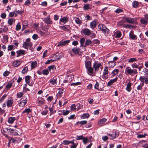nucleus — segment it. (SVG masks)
<instances>
[{"mask_svg": "<svg viewBox=\"0 0 148 148\" xmlns=\"http://www.w3.org/2000/svg\"><path fill=\"white\" fill-rule=\"evenodd\" d=\"M125 72L126 74H128L131 75L136 74L138 73L137 70L136 69H132L131 68L128 66L125 69Z\"/></svg>", "mask_w": 148, "mask_h": 148, "instance_id": "f257e3e1", "label": "nucleus"}, {"mask_svg": "<svg viewBox=\"0 0 148 148\" xmlns=\"http://www.w3.org/2000/svg\"><path fill=\"white\" fill-rule=\"evenodd\" d=\"M70 41V40H62L58 43L57 46H64L68 44Z\"/></svg>", "mask_w": 148, "mask_h": 148, "instance_id": "f03ea898", "label": "nucleus"}, {"mask_svg": "<svg viewBox=\"0 0 148 148\" xmlns=\"http://www.w3.org/2000/svg\"><path fill=\"white\" fill-rule=\"evenodd\" d=\"M32 44L31 42H25L23 44V47L26 49L31 48Z\"/></svg>", "mask_w": 148, "mask_h": 148, "instance_id": "7ed1b4c3", "label": "nucleus"}, {"mask_svg": "<svg viewBox=\"0 0 148 148\" xmlns=\"http://www.w3.org/2000/svg\"><path fill=\"white\" fill-rule=\"evenodd\" d=\"M124 22H127L128 23H132L134 22V19L133 18L128 17H124L123 19Z\"/></svg>", "mask_w": 148, "mask_h": 148, "instance_id": "20e7f679", "label": "nucleus"}, {"mask_svg": "<svg viewBox=\"0 0 148 148\" xmlns=\"http://www.w3.org/2000/svg\"><path fill=\"white\" fill-rule=\"evenodd\" d=\"M91 32V31L89 29L86 28L83 29L81 31L82 33L87 36H89L90 35Z\"/></svg>", "mask_w": 148, "mask_h": 148, "instance_id": "39448f33", "label": "nucleus"}, {"mask_svg": "<svg viewBox=\"0 0 148 148\" xmlns=\"http://www.w3.org/2000/svg\"><path fill=\"white\" fill-rule=\"evenodd\" d=\"M139 80L143 83L142 84H143L144 83L146 84L148 83V79L145 77L140 76Z\"/></svg>", "mask_w": 148, "mask_h": 148, "instance_id": "423d86ee", "label": "nucleus"}, {"mask_svg": "<svg viewBox=\"0 0 148 148\" xmlns=\"http://www.w3.org/2000/svg\"><path fill=\"white\" fill-rule=\"evenodd\" d=\"M69 21V18L65 16L61 18L60 19V23L61 24V22L64 23V24L68 22Z\"/></svg>", "mask_w": 148, "mask_h": 148, "instance_id": "0eeeda50", "label": "nucleus"}, {"mask_svg": "<svg viewBox=\"0 0 148 148\" xmlns=\"http://www.w3.org/2000/svg\"><path fill=\"white\" fill-rule=\"evenodd\" d=\"M43 21L47 24H50L52 23V21L50 19L49 16H48L47 17L45 18Z\"/></svg>", "mask_w": 148, "mask_h": 148, "instance_id": "6e6552de", "label": "nucleus"}, {"mask_svg": "<svg viewBox=\"0 0 148 148\" xmlns=\"http://www.w3.org/2000/svg\"><path fill=\"white\" fill-rule=\"evenodd\" d=\"M118 78L116 77L115 78L111 79L108 83L107 84V86H109L111 85L113 83L116 82Z\"/></svg>", "mask_w": 148, "mask_h": 148, "instance_id": "1a4fd4ad", "label": "nucleus"}, {"mask_svg": "<svg viewBox=\"0 0 148 148\" xmlns=\"http://www.w3.org/2000/svg\"><path fill=\"white\" fill-rule=\"evenodd\" d=\"M21 63V62L19 60H15L13 63V66L14 67L18 66Z\"/></svg>", "mask_w": 148, "mask_h": 148, "instance_id": "9d476101", "label": "nucleus"}, {"mask_svg": "<svg viewBox=\"0 0 148 148\" xmlns=\"http://www.w3.org/2000/svg\"><path fill=\"white\" fill-rule=\"evenodd\" d=\"M101 65V64L100 63H95L93 65V68L95 71H96L98 70Z\"/></svg>", "mask_w": 148, "mask_h": 148, "instance_id": "9b49d317", "label": "nucleus"}, {"mask_svg": "<svg viewBox=\"0 0 148 148\" xmlns=\"http://www.w3.org/2000/svg\"><path fill=\"white\" fill-rule=\"evenodd\" d=\"M129 36L130 38L132 40H134L136 39V36L134 34V32L133 31L130 32L129 34Z\"/></svg>", "mask_w": 148, "mask_h": 148, "instance_id": "f8f14e48", "label": "nucleus"}, {"mask_svg": "<svg viewBox=\"0 0 148 148\" xmlns=\"http://www.w3.org/2000/svg\"><path fill=\"white\" fill-rule=\"evenodd\" d=\"M98 28L103 33L106 29V27L103 24H101L98 26Z\"/></svg>", "mask_w": 148, "mask_h": 148, "instance_id": "ddd939ff", "label": "nucleus"}, {"mask_svg": "<svg viewBox=\"0 0 148 148\" xmlns=\"http://www.w3.org/2000/svg\"><path fill=\"white\" fill-rule=\"evenodd\" d=\"M108 135L111 137V138L112 139L118 136V135L117 134L116 132H114L111 134H108Z\"/></svg>", "mask_w": 148, "mask_h": 148, "instance_id": "4468645a", "label": "nucleus"}, {"mask_svg": "<svg viewBox=\"0 0 148 148\" xmlns=\"http://www.w3.org/2000/svg\"><path fill=\"white\" fill-rule=\"evenodd\" d=\"M119 72V70L117 69H115L113 70L111 74L112 75L111 77H114L117 75Z\"/></svg>", "mask_w": 148, "mask_h": 148, "instance_id": "2eb2a0df", "label": "nucleus"}, {"mask_svg": "<svg viewBox=\"0 0 148 148\" xmlns=\"http://www.w3.org/2000/svg\"><path fill=\"white\" fill-rule=\"evenodd\" d=\"M85 66L86 69L91 67V62L89 61L86 60L85 61Z\"/></svg>", "mask_w": 148, "mask_h": 148, "instance_id": "dca6fc26", "label": "nucleus"}, {"mask_svg": "<svg viewBox=\"0 0 148 148\" xmlns=\"http://www.w3.org/2000/svg\"><path fill=\"white\" fill-rule=\"evenodd\" d=\"M16 119L15 117H10L8 119V122L10 124L13 123L14 121L16 120Z\"/></svg>", "mask_w": 148, "mask_h": 148, "instance_id": "f3484780", "label": "nucleus"}, {"mask_svg": "<svg viewBox=\"0 0 148 148\" xmlns=\"http://www.w3.org/2000/svg\"><path fill=\"white\" fill-rule=\"evenodd\" d=\"M132 84L131 82H129L127 85L126 89L128 92H130L131 90Z\"/></svg>", "mask_w": 148, "mask_h": 148, "instance_id": "a211bd4d", "label": "nucleus"}, {"mask_svg": "<svg viewBox=\"0 0 148 148\" xmlns=\"http://www.w3.org/2000/svg\"><path fill=\"white\" fill-rule=\"evenodd\" d=\"M97 25L96 22L95 21H92L90 23V27L93 29L95 28Z\"/></svg>", "mask_w": 148, "mask_h": 148, "instance_id": "6ab92c4d", "label": "nucleus"}, {"mask_svg": "<svg viewBox=\"0 0 148 148\" xmlns=\"http://www.w3.org/2000/svg\"><path fill=\"white\" fill-rule=\"evenodd\" d=\"M28 23L27 21H25L23 22V27L22 30H24L28 26Z\"/></svg>", "mask_w": 148, "mask_h": 148, "instance_id": "aec40b11", "label": "nucleus"}, {"mask_svg": "<svg viewBox=\"0 0 148 148\" xmlns=\"http://www.w3.org/2000/svg\"><path fill=\"white\" fill-rule=\"evenodd\" d=\"M15 21V19L14 18H10L9 19L8 23L10 25H12Z\"/></svg>", "mask_w": 148, "mask_h": 148, "instance_id": "412c9836", "label": "nucleus"}, {"mask_svg": "<svg viewBox=\"0 0 148 148\" xmlns=\"http://www.w3.org/2000/svg\"><path fill=\"white\" fill-rule=\"evenodd\" d=\"M140 21L142 24L145 25H147L148 23L147 21L144 18H141Z\"/></svg>", "mask_w": 148, "mask_h": 148, "instance_id": "4be33fe9", "label": "nucleus"}, {"mask_svg": "<svg viewBox=\"0 0 148 148\" xmlns=\"http://www.w3.org/2000/svg\"><path fill=\"white\" fill-rule=\"evenodd\" d=\"M73 51L75 54L78 53L79 51V48L75 47L72 49Z\"/></svg>", "mask_w": 148, "mask_h": 148, "instance_id": "5701e85b", "label": "nucleus"}, {"mask_svg": "<svg viewBox=\"0 0 148 148\" xmlns=\"http://www.w3.org/2000/svg\"><path fill=\"white\" fill-rule=\"evenodd\" d=\"M83 8V9L84 10H88L89 9H91L90 5L88 4L84 5Z\"/></svg>", "mask_w": 148, "mask_h": 148, "instance_id": "b1692460", "label": "nucleus"}, {"mask_svg": "<svg viewBox=\"0 0 148 148\" xmlns=\"http://www.w3.org/2000/svg\"><path fill=\"white\" fill-rule=\"evenodd\" d=\"M63 143L65 145H68L70 143H73V140L72 141L64 140L63 141Z\"/></svg>", "mask_w": 148, "mask_h": 148, "instance_id": "393cba45", "label": "nucleus"}, {"mask_svg": "<svg viewBox=\"0 0 148 148\" xmlns=\"http://www.w3.org/2000/svg\"><path fill=\"white\" fill-rule=\"evenodd\" d=\"M17 55V56H20L21 54H24L25 53L24 51L23 50H21L17 51L16 52Z\"/></svg>", "mask_w": 148, "mask_h": 148, "instance_id": "a878e982", "label": "nucleus"}, {"mask_svg": "<svg viewBox=\"0 0 148 148\" xmlns=\"http://www.w3.org/2000/svg\"><path fill=\"white\" fill-rule=\"evenodd\" d=\"M31 78V77L30 76H27L25 77V81L26 82L29 84L30 83V79Z\"/></svg>", "mask_w": 148, "mask_h": 148, "instance_id": "bb28decb", "label": "nucleus"}, {"mask_svg": "<svg viewBox=\"0 0 148 148\" xmlns=\"http://www.w3.org/2000/svg\"><path fill=\"white\" fill-rule=\"evenodd\" d=\"M89 114L87 113L84 114L82 115L81 117V119H84L85 118H88L89 117Z\"/></svg>", "mask_w": 148, "mask_h": 148, "instance_id": "cd10ccee", "label": "nucleus"}, {"mask_svg": "<svg viewBox=\"0 0 148 148\" xmlns=\"http://www.w3.org/2000/svg\"><path fill=\"white\" fill-rule=\"evenodd\" d=\"M92 43V42L91 40L89 39H87L86 40L85 45L83 46L84 47H85L86 46L88 45L91 44Z\"/></svg>", "mask_w": 148, "mask_h": 148, "instance_id": "c85d7f7f", "label": "nucleus"}, {"mask_svg": "<svg viewBox=\"0 0 148 148\" xmlns=\"http://www.w3.org/2000/svg\"><path fill=\"white\" fill-rule=\"evenodd\" d=\"M106 121V119L105 118H103L101 119L98 122V124L99 125L102 124L104 123Z\"/></svg>", "mask_w": 148, "mask_h": 148, "instance_id": "c756f323", "label": "nucleus"}, {"mask_svg": "<svg viewBox=\"0 0 148 148\" xmlns=\"http://www.w3.org/2000/svg\"><path fill=\"white\" fill-rule=\"evenodd\" d=\"M108 64L110 66V67H112L116 65V62L114 61H110L108 62Z\"/></svg>", "mask_w": 148, "mask_h": 148, "instance_id": "7c9ffc66", "label": "nucleus"}, {"mask_svg": "<svg viewBox=\"0 0 148 148\" xmlns=\"http://www.w3.org/2000/svg\"><path fill=\"white\" fill-rule=\"evenodd\" d=\"M37 64L36 62H32L31 65L32 69H33V68L36 67V66Z\"/></svg>", "mask_w": 148, "mask_h": 148, "instance_id": "2f4dec72", "label": "nucleus"}, {"mask_svg": "<svg viewBox=\"0 0 148 148\" xmlns=\"http://www.w3.org/2000/svg\"><path fill=\"white\" fill-rule=\"evenodd\" d=\"M56 78H54L50 79V82L51 84H52L53 85H54L56 84Z\"/></svg>", "mask_w": 148, "mask_h": 148, "instance_id": "473e14b6", "label": "nucleus"}, {"mask_svg": "<svg viewBox=\"0 0 148 148\" xmlns=\"http://www.w3.org/2000/svg\"><path fill=\"white\" fill-rule=\"evenodd\" d=\"M137 61V59L135 58H130L128 61V62H129L130 63L132 62H136Z\"/></svg>", "mask_w": 148, "mask_h": 148, "instance_id": "72a5a7b5", "label": "nucleus"}, {"mask_svg": "<svg viewBox=\"0 0 148 148\" xmlns=\"http://www.w3.org/2000/svg\"><path fill=\"white\" fill-rule=\"evenodd\" d=\"M75 22L76 24H79L82 22V21L79 18H76L75 20Z\"/></svg>", "mask_w": 148, "mask_h": 148, "instance_id": "f704fd0d", "label": "nucleus"}, {"mask_svg": "<svg viewBox=\"0 0 148 148\" xmlns=\"http://www.w3.org/2000/svg\"><path fill=\"white\" fill-rule=\"evenodd\" d=\"M115 35L116 38H119L121 36V32L119 31H117L116 32Z\"/></svg>", "mask_w": 148, "mask_h": 148, "instance_id": "c9c22d12", "label": "nucleus"}, {"mask_svg": "<svg viewBox=\"0 0 148 148\" xmlns=\"http://www.w3.org/2000/svg\"><path fill=\"white\" fill-rule=\"evenodd\" d=\"M11 132L13 131L14 132V134L15 135H20L21 133L20 132L18 133V131L16 130H14L13 129H11Z\"/></svg>", "mask_w": 148, "mask_h": 148, "instance_id": "e433bc0d", "label": "nucleus"}, {"mask_svg": "<svg viewBox=\"0 0 148 148\" xmlns=\"http://www.w3.org/2000/svg\"><path fill=\"white\" fill-rule=\"evenodd\" d=\"M132 5L133 7L136 8L138 7V2L134 1L132 3Z\"/></svg>", "mask_w": 148, "mask_h": 148, "instance_id": "4c0bfd02", "label": "nucleus"}, {"mask_svg": "<svg viewBox=\"0 0 148 148\" xmlns=\"http://www.w3.org/2000/svg\"><path fill=\"white\" fill-rule=\"evenodd\" d=\"M49 110L51 113V114L50 115V116H51V114H54L56 112V110H54L53 108H49Z\"/></svg>", "mask_w": 148, "mask_h": 148, "instance_id": "58836bf2", "label": "nucleus"}, {"mask_svg": "<svg viewBox=\"0 0 148 148\" xmlns=\"http://www.w3.org/2000/svg\"><path fill=\"white\" fill-rule=\"evenodd\" d=\"M70 112V111L69 110H63L62 111L63 114L64 115H67Z\"/></svg>", "mask_w": 148, "mask_h": 148, "instance_id": "ea45409f", "label": "nucleus"}, {"mask_svg": "<svg viewBox=\"0 0 148 148\" xmlns=\"http://www.w3.org/2000/svg\"><path fill=\"white\" fill-rule=\"evenodd\" d=\"M82 140L83 143L85 145L89 142L87 138L84 137Z\"/></svg>", "mask_w": 148, "mask_h": 148, "instance_id": "a19ab883", "label": "nucleus"}, {"mask_svg": "<svg viewBox=\"0 0 148 148\" xmlns=\"http://www.w3.org/2000/svg\"><path fill=\"white\" fill-rule=\"evenodd\" d=\"M88 72L90 73H92L93 72V69L91 67L86 69Z\"/></svg>", "mask_w": 148, "mask_h": 148, "instance_id": "79ce46f5", "label": "nucleus"}, {"mask_svg": "<svg viewBox=\"0 0 148 148\" xmlns=\"http://www.w3.org/2000/svg\"><path fill=\"white\" fill-rule=\"evenodd\" d=\"M108 68L107 67H106L104 69L103 74L107 75V74H108Z\"/></svg>", "mask_w": 148, "mask_h": 148, "instance_id": "37998d69", "label": "nucleus"}, {"mask_svg": "<svg viewBox=\"0 0 148 148\" xmlns=\"http://www.w3.org/2000/svg\"><path fill=\"white\" fill-rule=\"evenodd\" d=\"M87 123V121H78L77 122L76 124L78 123H80L81 125H84L86 124Z\"/></svg>", "mask_w": 148, "mask_h": 148, "instance_id": "c03bdc74", "label": "nucleus"}, {"mask_svg": "<svg viewBox=\"0 0 148 148\" xmlns=\"http://www.w3.org/2000/svg\"><path fill=\"white\" fill-rule=\"evenodd\" d=\"M28 70L27 67L26 66L24 67L22 70V73L23 74H25L26 73Z\"/></svg>", "mask_w": 148, "mask_h": 148, "instance_id": "a18cd8bd", "label": "nucleus"}, {"mask_svg": "<svg viewBox=\"0 0 148 148\" xmlns=\"http://www.w3.org/2000/svg\"><path fill=\"white\" fill-rule=\"evenodd\" d=\"M9 142L8 143L9 145L10 143H14L17 140H16L14 138L12 137H11L10 139H9Z\"/></svg>", "mask_w": 148, "mask_h": 148, "instance_id": "49530a36", "label": "nucleus"}, {"mask_svg": "<svg viewBox=\"0 0 148 148\" xmlns=\"http://www.w3.org/2000/svg\"><path fill=\"white\" fill-rule=\"evenodd\" d=\"M21 27L20 24L19 23H18L16 26V31L19 30L21 28Z\"/></svg>", "mask_w": 148, "mask_h": 148, "instance_id": "de8ad7c7", "label": "nucleus"}, {"mask_svg": "<svg viewBox=\"0 0 148 148\" xmlns=\"http://www.w3.org/2000/svg\"><path fill=\"white\" fill-rule=\"evenodd\" d=\"M48 69L50 71L53 72L54 70V68L53 66H50L48 67Z\"/></svg>", "mask_w": 148, "mask_h": 148, "instance_id": "09e8293b", "label": "nucleus"}, {"mask_svg": "<svg viewBox=\"0 0 148 148\" xmlns=\"http://www.w3.org/2000/svg\"><path fill=\"white\" fill-rule=\"evenodd\" d=\"M31 110L29 108L25 109L24 110L23 112V113H29L31 112Z\"/></svg>", "mask_w": 148, "mask_h": 148, "instance_id": "8fccbe9b", "label": "nucleus"}, {"mask_svg": "<svg viewBox=\"0 0 148 148\" xmlns=\"http://www.w3.org/2000/svg\"><path fill=\"white\" fill-rule=\"evenodd\" d=\"M81 84V83L80 82H77L76 83H72L71 84V86H77Z\"/></svg>", "mask_w": 148, "mask_h": 148, "instance_id": "3c124183", "label": "nucleus"}, {"mask_svg": "<svg viewBox=\"0 0 148 148\" xmlns=\"http://www.w3.org/2000/svg\"><path fill=\"white\" fill-rule=\"evenodd\" d=\"M2 31L3 32H6L8 30V27H7L4 26L3 27L1 28Z\"/></svg>", "mask_w": 148, "mask_h": 148, "instance_id": "603ef678", "label": "nucleus"}, {"mask_svg": "<svg viewBox=\"0 0 148 148\" xmlns=\"http://www.w3.org/2000/svg\"><path fill=\"white\" fill-rule=\"evenodd\" d=\"M85 41V39L84 38H82L80 40V43L81 44V46H83V45L84 44Z\"/></svg>", "mask_w": 148, "mask_h": 148, "instance_id": "864d4df0", "label": "nucleus"}, {"mask_svg": "<svg viewBox=\"0 0 148 148\" xmlns=\"http://www.w3.org/2000/svg\"><path fill=\"white\" fill-rule=\"evenodd\" d=\"M139 65L138 64H137L136 63H134L132 65V67L133 68H136L138 69V66Z\"/></svg>", "mask_w": 148, "mask_h": 148, "instance_id": "5fc2aeb1", "label": "nucleus"}, {"mask_svg": "<svg viewBox=\"0 0 148 148\" xmlns=\"http://www.w3.org/2000/svg\"><path fill=\"white\" fill-rule=\"evenodd\" d=\"M49 73L48 71L46 69L44 70L43 71L42 73L45 75H47Z\"/></svg>", "mask_w": 148, "mask_h": 148, "instance_id": "6e6d98bb", "label": "nucleus"}, {"mask_svg": "<svg viewBox=\"0 0 148 148\" xmlns=\"http://www.w3.org/2000/svg\"><path fill=\"white\" fill-rule=\"evenodd\" d=\"M14 48V46L13 45H9L8 47V50H12Z\"/></svg>", "mask_w": 148, "mask_h": 148, "instance_id": "4d7b16f0", "label": "nucleus"}, {"mask_svg": "<svg viewBox=\"0 0 148 148\" xmlns=\"http://www.w3.org/2000/svg\"><path fill=\"white\" fill-rule=\"evenodd\" d=\"M30 1L29 0H27L25 1L24 4L25 5L28 6L30 4Z\"/></svg>", "mask_w": 148, "mask_h": 148, "instance_id": "13d9d810", "label": "nucleus"}, {"mask_svg": "<svg viewBox=\"0 0 148 148\" xmlns=\"http://www.w3.org/2000/svg\"><path fill=\"white\" fill-rule=\"evenodd\" d=\"M48 110H45L41 112V114L42 115H45L47 114L48 112Z\"/></svg>", "mask_w": 148, "mask_h": 148, "instance_id": "bf43d9fd", "label": "nucleus"}, {"mask_svg": "<svg viewBox=\"0 0 148 148\" xmlns=\"http://www.w3.org/2000/svg\"><path fill=\"white\" fill-rule=\"evenodd\" d=\"M143 85V84H142V85L140 84L138 85L137 88V89L138 90H141L142 89V87Z\"/></svg>", "mask_w": 148, "mask_h": 148, "instance_id": "052dcab7", "label": "nucleus"}, {"mask_svg": "<svg viewBox=\"0 0 148 148\" xmlns=\"http://www.w3.org/2000/svg\"><path fill=\"white\" fill-rule=\"evenodd\" d=\"M12 86V83H8L6 86V88L7 89L10 88Z\"/></svg>", "mask_w": 148, "mask_h": 148, "instance_id": "680f3d73", "label": "nucleus"}, {"mask_svg": "<svg viewBox=\"0 0 148 148\" xmlns=\"http://www.w3.org/2000/svg\"><path fill=\"white\" fill-rule=\"evenodd\" d=\"M145 134H140L138 135L137 136V138H142L144 137L145 136Z\"/></svg>", "mask_w": 148, "mask_h": 148, "instance_id": "e2e57ef3", "label": "nucleus"}, {"mask_svg": "<svg viewBox=\"0 0 148 148\" xmlns=\"http://www.w3.org/2000/svg\"><path fill=\"white\" fill-rule=\"evenodd\" d=\"M9 73V72L8 71H6L3 73V75L4 76L6 77L8 76Z\"/></svg>", "mask_w": 148, "mask_h": 148, "instance_id": "0e129e2a", "label": "nucleus"}, {"mask_svg": "<svg viewBox=\"0 0 148 148\" xmlns=\"http://www.w3.org/2000/svg\"><path fill=\"white\" fill-rule=\"evenodd\" d=\"M59 91L58 92V94L59 95H61L63 92V89L61 88H59Z\"/></svg>", "mask_w": 148, "mask_h": 148, "instance_id": "69168bd1", "label": "nucleus"}, {"mask_svg": "<svg viewBox=\"0 0 148 148\" xmlns=\"http://www.w3.org/2000/svg\"><path fill=\"white\" fill-rule=\"evenodd\" d=\"M6 14L5 13H1V17L3 18H5L6 17Z\"/></svg>", "mask_w": 148, "mask_h": 148, "instance_id": "338daca9", "label": "nucleus"}, {"mask_svg": "<svg viewBox=\"0 0 148 148\" xmlns=\"http://www.w3.org/2000/svg\"><path fill=\"white\" fill-rule=\"evenodd\" d=\"M60 28L61 29L64 30H67V29L66 27L65 26H60Z\"/></svg>", "mask_w": 148, "mask_h": 148, "instance_id": "774afa93", "label": "nucleus"}]
</instances>
